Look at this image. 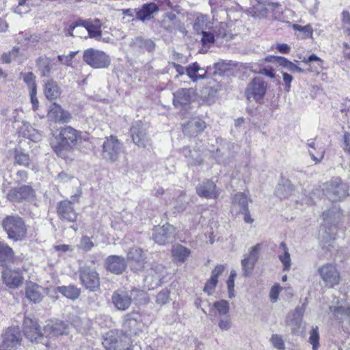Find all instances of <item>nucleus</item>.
<instances>
[{"label": "nucleus", "mask_w": 350, "mask_h": 350, "mask_svg": "<svg viewBox=\"0 0 350 350\" xmlns=\"http://www.w3.org/2000/svg\"><path fill=\"white\" fill-rule=\"evenodd\" d=\"M81 134V131L70 126L60 127L53 133L51 146L58 157L66 158L74 150Z\"/></svg>", "instance_id": "1"}, {"label": "nucleus", "mask_w": 350, "mask_h": 350, "mask_svg": "<svg viewBox=\"0 0 350 350\" xmlns=\"http://www.w3.org/2000/svg\"><path fill=\"white\" fill-rule=\"evenodd\" d=\"M342 213L340 208L333 206L330 209L323 213V226L321 228V243L323 248L331 250L334 247V241L336 237V226L339 224Z\"/></svg>", "instance_id": "2"}, {"label": "nucleus", "mask_w": 350, "mask_h": 350, "mask_svg": "<svg viewBox=\"0 0 350 350\" xmlns=\"http://www.w3.org/2000/svg\"><path fill=\"white\" fill-rule=\"evenodd\" d=\"M2 226L10 239L22 241L27 236V226L22 217L17 215L6 216L2 220Z\"/></svg>", "instance_id": "3"}, {"label": "nucleus", "mask_w": 350, "mask_h": 350, "mask_svg": "<svg viewBox=\"0 0 350 350\" xmlns=\"http://www.w3.org/2000/svg\"><path fill=\"white\" fill-rule=\"evenodd\" d=\"M323 191L331 201L337 202L344 200L349 196V186L340 178H332L323 185Z\"/></svg>", "instance_id": "4"}, {"label": "nucleus", "mask_w": 350, "mask_h": 350, "mask_svg": "<svg viewBox=\"0 0 350 350\" xmlns=\"http://www.w3.org/2000/svg\"><path fill=\"white\" fill-rule=\"evenodd\" d=\"M102 344L106 350H132L131 338L113 331L106 333Z\"/></svg>", "instance_id": "5"}, {"label": "nucleus", "mask_w": 350, "mask_h": 350, "mask_svg": "<svg viewBox=\"0 0 350 350\" xmlns=\"http://www.w3.org/2000/svg\"><path fill=\"white\" fill-rule=\"evenodd\" d=\"M83 59L94 69L107 68L111 64V59L107 54L94 48H89L84 51Z\"/></svg>", "instance_id": "6"}, {"label": "nucleus", "mask_w": 350, "mask_h": 350, "mask_svg": "<svg viewBox=\"0 0 350 350\" xmlns=\"http://www.w3.org/2000/svg\"><path fill=\"white\" fill-rule=\"evenodd\" d=\"M102 148L103 159L113 163L119 159L123 150V144L116 136L110 135L105 138Z\"/></svg>", "instance_id": "7"}, {"label": "nucleus", "mask_w": 350, "mask_h": 350, "mask_svg": "<svg viewBox=\"0 0 350 350\" xmlns=\"http://www.w3.org/2000/svg\"><path fill=\"white\" fill-rule=\"evenodd\" d=\"M79 276L81 284L91 292L100 289V278L95 267L83 265L79 268Z\"/></svg>", "instance_id": "8"}, {"label": "nucleus", "mask_w": 350, "mask_h": 350, "mask_svg": "<svg viewBox=\"0 0 350 350\" xmlns=\"http://www.w3.org/2000/svg\"><path fill=\"white\" fill-rule=\"evenodd\" d=\"M135 295L144 296L145 294L143 291L137 289H133L131 291L118 289L113 292L111 296V301L117 310L124 311L130 307L132 299H135Z\"/></svg>", "instance_id": "9"}, {"label": "nucleus", "mask_w": 350, "mask_h": 350, "mask_svg": "<svg viewBox=\"0 0 350 350\" xmlns=\"http://www.w3.org/2000/svg\"><path fill=\"white\" fill-rule=\"evenodd\" d=\"M166 275L165 267L157 262H152L146 269L144 281L148 289H154L160 286Z\"/></svg>", "instance_id": "10"}, {"label": "nucleus", "mask_w": 350, "mask_h": 350, "mask_svg": "<svg viewBox=\"0 0 350 350\" xmlns=\"http://www.w3.org/2000/svg\"><path fill=\"white\" fill-rule=\"evenodd\" d=\"M256 1H257L256 4L254 5L247 10L248 15L254 18H263L269 12H273L275 17H277L276 15H280L281 13V5L278 3H271L269 1L262 2L260 1V0Z\"/></svg>", "instance_id": "11"}, {"label": "nucleus", "mask_w": 350, "mask_h": 350, "mask_svg": "<svg viewBox=\"0 0 350 350\" xmlns=\"http://www.w3.org/2000/svg\"><path fill=\"white\" fill-rule=\"evenodd\" d=\"M1 347L6 350H15L21 345V334L18 327H10L1 334Z\"/></svg>", "instance_id": "12"}, {"label": "nucleus", "mask_w": 350, "mask_h": 350, "mask_svg": "<svg viewBox=\"0 0 350 350\" xmlns=\"http://www.w3.org/2000/svg\"><path fill=\"white\" fill-rule=\"evenodd\" d=\"M124 335L130 338L132 336H137L142 332L143 324L141 316L138 313L127 314L123 322Z\"/></svg>", "instance_id": "13"}, {"label": "nucleus", "mask_w": 350, "mask_h": 350, "mask_svg": "<svg viewBox=\"0 0 350 350\" xmlns=\"http://www.w3.org/2000/svg\"><path fill=\"white\" fill-rule=\"evenodd\" d=\"M321 278L327 288H334L338 284L340 275L336 267L331 263L325 264L318 269Z\"/></svg>", "instance_id": "14"}, {"label": "nucleus", "mask_w": 350, "mask_h": 350, "mask_svg": "<svg viewBox=\"0 0 350 350\" xmlns=\"http://www.w3.org/2000/svg\"><path fill=\"white\" fill-rule=\"evenodd\" d=\"M47 116L49 120L59 124L69 123L72 119V116L68 111L65 110L60 105L55 102L49 106Z\"/></svg>", "instance_id": "15"}, {"label": "nucleus", "mask_w": 350, "mask_h": 350, "mask_svg": "<svg viewBox=\"0 0 350 350\" xmlns=\"http://www.w3.org/2000/svg\"><path fill=\"white\" fill-rule=\"evenodd\" d=\"M266 92V85L264 81L260 77H255L249 84L245 91L247 100L253 98L255 101L260 103Z\"/></svg>", "instance_id": "16"}, {"label": "nucleus", "mask_w": 350, "mask_h": 350, "mask_svg": "<svg viewBox=\"0 0 350 350\" xmlns=\"http://www.w3.org/2000/svg\"><path fill=\"white\" fill-rule=\"evenodd\" d=\"M161 27L170 33H175L177 31L185 33L184 25L172 12L165 13L161 21Z\"/></svg>", "instance_id": "17"}, {"label": "nucleus", "mask_w": 350, "mask_h": 350, "mask_svg": "<svg viewBox=\"0 0 350 350\" xmlns=\"http://www.w3.org/2000/svg\"><path fill=\"white\" fill-rule=\"evenodd\" d=\"M175 228L172 225L166 224L161 227L154 229L152 238L159 245L172 243L174 239Z\"/></svg>", "instance_id": "18"}, {"label": "nucleus", "mask_w": 350, "mask_h": 350, "mask_svg": "<svg viewBox=\"0 0 350 350\" xmlns=\"http://www.w3.org/2000/svg\"><path fill=\"white\" fill-rule=\"evenodd\" d=\"M146 130V126L141 121L133 122L131 127L130 134L132 140L139 147H145L149 140Z\"/></svg>", "instance_id": "19"}, {"label": "nucleus", "mask_w": 350, "mask_h": 350, "mask_svg": "<svg viewBox=\"0 0 350 350\" xmlns=\"http://www.w3.org/2000/svg\"><path fill=\"white\" fill-rule=\"evenodd\" d=\"M3 282L10 288H17L23 282V273L19 269L6 268L2 271Z\"/></svg>", "instance_id": "20"}, {"label": "nucleus", "mask_w": 350, "mask_h": 350, "mask_svg": "<svg viewBox=\"0 0 350 350\" xmlns=\"http://www.w3.org/2000/svg\"><path fill=\"white\" fill-rule=\"evenodd\" d=\"M35 194L34 190L29 185H23L10 189L7 193V199L13 202H21L31 199Z\"/></svg>", "instance_id": "21"}, {"label": "nucleus", "mask_w": 350, "mask_h": 350, "mask_svg": "<svg viewBox=\"0 0 350 350\" xmlns=\"http://www.w3.org/2000/svg\"><path fill=\"white\" fill-rule=\"evenodd\" d=\"M173 105L176 107H184L193 102L196 93L193 88H180L173 94Z\"/></svg>", "instance_id": "22"}, {"label": "nucleus", "mask_w": 350, "mask_h": 350, "mask_svg": "<svg viewBox=\"0 0 350 350\" xmlns=\"http://www.w3.org/2000/svg\"><path fill=\"white\" fill-rule=\"evenodd\" d=\"M129 45L133 52L138 53H143L145 51L152 52L156 46L152 40L144 37H136L131 39Z\"/></svg>", "instance_id": "23"}, {"label": "nucleus", "mask_w": 350, "mask_h": 350, "mask_svg": "<svg viewBox=\"0 0 350 350\" xmlns=\"http://www.w3.org/2000/svg\"><path fill=\"white\" fill-rule=\"evenodd\" d=\"M106 269L114 273L121 274L126 268V262L125 258L120 256L111 255L105 260Z\"/></svg>", "instance_id": "24"}, {"label": "nucleus", "mask_w": 350, "mask_h": 350, "mask_svg": "<svg viewBox=\"0 0 350 350\" xmlns=\"http://www.w3.org/2000/svg\"><path fill=\"white\" fill-rule=\"evenodd\" d=\"M68 326L62 321H50L44 327V334L46 337H53L67 334Z\"/></svg>", "instance_id": "25"}, {"label": "nucleus", "mask_w": 350, "mask_h": 350, "mask_svg": "<svg viewBox=\"0 0 350 350\" xmlns=\"http://www.w3.org/2000/svg\"><path fill=\"white\" fill-rule=\"evenodd\" d=\"M57 213L62 219L69 222H74L77 218L72 203L69 200H63L59 203Z\"/></svg>", "instance_id": "26"}, {"label": "nucleus", "mask_w": 350, "mask_h": 350, "mask_svg": "<svg viewBox=\"0 0 350 350\" xmlns=\"http://www.w3.org/2000/svg\"><path fill=\"white\" fill-rule=\"evenodd\" d=\"M127 259L130 262L132 270L137 271L144 267L145 257L140 248H131L127 254Z\"/></svg>", "instance_id": "27"}, {"label": "nucleus", "mask_w": 350, "mask_h": 350, "mask_svg": "<svg viewBox=\"0 0 350 350\" xmlns=\"http://www.w3.org/2000/svg\"><path fill=\"white\" fill-rule=\"evenodd\" d=\"M206 128V123L200 118H193L183 126V131L185 135L197 136Z\"/></svg>", "instance_id": "28"}, {"label": "nucleus", "mask_w": 350, "mask_h": 350, "mask_svg": "<svg viewBox=\"0 0 350 350\" xmlns=\"http://www.w3.org/2000/svg\"><path fill=\"white\" fill-rule=\"evenodd\" d=\"M36 65L44 77H49L52 71L57 69L55 59L47 57L46 55L40 56L36 61Z\"/></svg>", "instance_id": "29"}, {"label": "nucleus", "mask_w": 350, "mask_h": 350, "mask_svg": "<svg viewBox=\"0 0 350 350\" xmlns=\"http://www.w3.org/2000/svg\"><path fill=\"white\" fill-rule=\"evenodd\" d=\"M81 27H84L88 32L90 38L100 40L101 36V24L99 19L79 20Z\"/></svg>", "instance_id": "30"}, {"label": "nucleus", "mask_w": 350, "mask_h": 350, "mask_svg": "<svg viewBox=\"0 0 350 350\" xmlns=\"http://www.w3.org/2000/svg\"><path fill=\"white\" fill-rule=\"evenodd\" d=\"M136 18L141 21H149L159 11L158 5L153 2L145 3L140 9H135Z\"/></svg>", "instance_id": "31"}, {"label": "nucleus", "mask_w": 350, "mask_h": 350, "mask_svg": "<svg viewBox=\"0 0 350 350\" xmlns=\"http://www.w3.org/2000/svg\"><path fill=\"white\" fill-rule=\"evenodd\" d=\"M43 92L45 97L51 102L59 98L62 93L60 87L53 79L44 81Z\"/></svg>", "instance_id": "32"}, {"label": "nucleus", "mask_w": 350, "mask_h": 350, "mask_svg": "<svg viewBox=\"0 0 350 350\" xmlns=\"http://www.w3.org/2000/svg\"><path fill=\"white\" fill-rule=\"evenodd\" d=\"M215 183L210 180L202 182L196 187V192L200 196L208 198L215 197Z\"/></svg>", "instance_id": "33"}, {"label": "nucleus", "mask_w": 350, "mask_h": 350, "mask_svg": "<svg viewBox=\"0 0 350 350\" xmlns=\"http://www.w3.org/2000/svg\"><path fill=\"white\" fill-rule=\"evenodd\" d=\"M247 208H248L247 196L242 192L237 193L232 198V211L237 214L243 211H247Z\"/></svg>", "instance_id": "34"}, {"label": "nucleus", "mask_w": 350, "mask_h": 350, "mask_svg": "<svg viewBox=\"0 0 350 350\" xmlns=\"http://www.w3.org/2000/svg\"><path fill=\"white\" fill-rule=\"evenodd\" d=\"M25 295L27 299L33 304L40 302L43 298L40 287L38 284L32 282L27 284Z\"/></svg>", "instance_id": "35"}, {"label": "nucleus", "mask_w": 350, "mask_h": 350, "mask_svg": "<svg viewBox=\"0 0 350 350\" xmlns=\"http://www.w3.org/2000/svg\"><path fill=\"white\" fill-rule=\"evenodd\" d=\"M20 133L34 142H39L42 139L41 133L27 122H23V125L20 128Z\"/></svg>", "instance_id": "36"}, {"label": "nucleus", "mask_w": 350, "mask_h": 350, "mask_svg": "<svg viewBox=\"0 0 350 350\" xmlns=\"http://www.w3.org/2000/svg\"><path fill=\"white\" fill-rule=\"evenodd\" d=\"M26 59V56L20 52L18 46H14L8 53H4L1 57L3 63L10 64L12 62H16L20 64Z\"/></svg>", "instance_id": "37"}, {"label": "nucleus", "mask_w": 350, "mask_h": 350, "mask_svg": "<svg viewBox=\"0 0 350 350\" xmlns=\"http://www.w3.org/2000/svg\"><path fill=\"white\" fill-rule=\"evenodd\" d=\"M14 253L8 244L0 241V266H5L13 262Z\"/></svg>", "instance_id": "38"}, {"label": "nucleus", "mask_w": 350, "mask_h": 350, "mask_svg": "<svg viewBox=\"0 0 350 350\" xmlns=\"http://www.w3.org/2000/svg\"><path fill=\"white\" fill-rule=\"evenodd\" d=\"M278 258L284 266V271H289L291 266V259L288 248L284 242H281L280 244Z\"/></svg>", "instance_id": "39"}, {"label": "nucleus", "mask_w": 350, "mask_h": 350, "mask_svg": "<svg viewBox=\"0 0 350 350\" xmlns=\"http://www.w3.org/2000/svg\"><path fill=\"white\" fill-rule=\"evenodd\" d=\"M57 291L72 300L77 299L81 294L80 288L74 285L58 286Z\"/></svg>", "instance_id": "40"}, {"label": "nucleus", "mask_w": 350, "mask_h": 350, "mask_svg": "<svg viewBox=\"0 0 350 350\" xmlns=\"http://www.w3.org/2000/svg\"><path fill=\"white\" fill-rule=\"evenodd\" d=\"M271 58L273 59L274 62H277L280 66L291 72H304V70L302 68L295 64L293 62H290L285 57L275 56L271 57Z\"/></svg>", "instance_id": "41"}, {"label": "nucleus", "mask_w": 350, "mask_h": 350, "mask_svg": "<svg viewBox=\"0 0 350 350\" xmlns=\"http://www.w3.org/2000/svg\"><path fill=\"white\" fill-rule=\"evenodd\" d=\"M209 25V17L206 14H200L195 19L193 29L197 33H200V32L208 29Z\"/></svg>", "instance_id": "42"}, {"label": "nucleus", "mask_w": 350, "mask_h": 350, "mask_svg": "<svg viewBox=\"0 0 350 350\" xmlns=\"http://www.w3.org/2000/svg\"><path fill=\"white\" fill-rule=\"evenodd\" d=\"M172 256L174 260L184 262L190 254V250L182 245H176L172 250Z\"/></svg>", "instance_id": "43"}, {"label": "nucleus", "mask_w": 350, "mask_h": 350, "mask_svg": "<svg viewBox=\"0 0 350 350\" xmlns=\"http://www.w3.org/2000/svg\"><path fill=\"white\" fill-rule=\"evenodd\" d=\"M293 191V185L288 180H285L282 184L278 185L275 193L280 198H286L291 196Z\"/></svg>", "instance_id": "44"}, {"label": "nucleus", "mask_w": 350, "mask_h": 350, "mask_svg": "<svg viewBox=\"0 0 350 350\" xmlns=\"http://www.w3.org/2000/svg\"><path fill=\"white\" fill-rule=\"evenodd\" d=\"M329 310L338 319L343 321L349 319L350 317V307L349 306H329Z\"/></svg>", "instance_id": "45"}, {"label": "nucleus", "mask_w": 350, "mask_h": 350, "mask_svg": "<svg viewBox=\"0 0 350 350\" xmlns=\"http://www.w3.org/2000/svg\"><path fill=\"white\" fill-rule=\"evenodd\" d=\"M25 335L31 341L38 342V340L44 335L40 331V327L37 325L36 327H31L27 329L23 330Z\"/></svg>", "instance_id": "46"}, {"label": "nucleus", "mask_w": 350, "mask_h": 350, "mask_svg": "<svg viewBox=\"0 0 350 350\" xmlns=\"http://www.w3.org/2000/svg\"><path fill=\"white\" fill-rule=\"evenodd\" d=\"M15 162L25 167H29L30 159L27 154L25 153L21 148L15 150Z\"/></svg>", "instance_id": "47"}, {"label": "nucleus", "mask_w": 350, "mask_h": 350, "mask_svg": "<svg viewBox=\"0 0 350 350\" xmlns=\"http://www.w3.org/2000/svg\"><path fill=\"white\" fill-rule=\"evenodd\" d=\"M286 324L291 327L292 334L298 335L300 333V328L302 325V319L300 318L288 317Z\"/></svg>", "instance_id": "48"}, {"label": "nucleus", "mask_w": 350, "mask_h": 350, "mask_svg": "<svg viewBox=\"0 0 350 350\" xmlns=\"http://www.w3.org/2000/svg\"><path fill=\"white\" fill-rule=\"evenodd\" d=\"M219 276V269H217V267H215V270L213 272V275L211 278L206 282L204 291L207 292L208 295L212 294V290L215 287L217 283V278Z\"/></svg>", "instance_id": "49"}, {"label": "nucleus", "mask_w": 350, "mask_h": 350, "mask_svg": "<svg viewBox=\"0 0 350 350\" xmlns=\"http://www.w3.org/2000/svg\"><path fill=\"white\" fill-rule=\"evenodd\" d=\"M200 70L199 64L194 62L186 68V73L193 81H196L198 80L197 74Z\"/></svg>", "instance_id": "50"}, {"label": "nucleus", "mask_w": 350, "mask_h": 350, "mask_svg": "<svg viewBox=\"0 0 350 350\" xmlns=\"http://www.w3.org/2000/svg\"><path fill=\"white\" fill-rule=\"evenodd\" d=\"M319 328L317 326L313 327L310 332L309 342L312 345L313 350H317L319 347Z\"/></svg>", "instance_id": "51"}, {"label": "nucleus", "mask_w": 350, "mask_h": 350, "mask_svg": "<svg viewBox=\"0 0 350 350\" xmlns=\"http://www.w3.org/2000/svg\"><path fill=\"white\" fill-rule=\"evenodd\" d=\"M170 291L165 288L160 291L156 298V303L161 306L165 305L170 301Z\"/></svg>", "instance_id": "52"}, {"label": "nucleus", "mask_w": 350, "mask_h": 350, "mask_svg": "<svg viewBox=\"0 0 350 350\" xmlns=\"http://www.w3.org/2000/svg\"><path fill=\"white\" fill-rule=\"evenodd\" d=\"M236 277H237L236 271L234 269L231 270L230 276L226 282L229 298H233L235 295L234 291V279Z\"/></svg>", "instance_id": "53"}, {"label": "nucleus", "mask_w": 350, "mask_h": 350, "mask_svg": "<svg viewBox=\"0 0 350 350\" xmlns=\"http://www.w3.org/2000/svg\"><path fill=\"white\" fill-rule=\"evenodd\" d=\"M341 22L344 33L350 36V13L344 10L341 14Z\"/></svg>", "instance_id": "54"}, {"label": "nucleus", "mask_w": 350, "mask_h": 350, "mask_svg": "<svg viewBox=\"0 0 350 350\" xmlns=\"http://www.w3.org/2000/svg\"><path fill=\"white\" fill-rule=\"evenodd\" d=\"M22 75L23 76V79L24 82L29 86L30 90H33V92H35V90H37V88L35 81L36 77L33 75V73L29 72ZM33 93L34 92H33Z\"/></svg>", "instance_id": "55"}, {"label": "nucleus", "mask_w": 350, "mask_h": 350, "mask_svg": "<svg viewBox=\"0 0 350 350\" xmlns=\"http://www.w3.org/2000/svg\"><path fill=\"white\" fill-rule=\"evenodd\" d=\"M202 33L201 38L202 44L204 47L209 48L215 41V36L212 33L208 32L206 30L200 32Z\"/></svg>", "instance_id": "56"}, {"label": "nucleus", "mask_w": 350, "mask_h": 350, "mask_svg": "<svg viewBox=\"0 0 350 350\" xmlns=\"http://www.w3.org/2000/svg\"><path fill=\"white\" fill-rule=\"evenodd\" d=\"M256 262L244 258L241 261V266L245 276L249 275L253 271Z\"/></svg>", "instance_id": "57"}, {"label": "nucleus", "mask_w": 350, "mask_h": 350, "mask_svg": "<svg viewBox=\"0 0 350 350\" xmlns=\"http://www.w3.org/2000/svg\"><path fill=\"white\" fill-rule=\"evenodd\" d=\"M260 250V244L257 243L250 248L249 254L245 256L252 262H256L259 258V251Z\"/></svg>", "instance_id": "58"}, {"label": "nucleus", "mask_w": 350, "mask_h": 350, "mask_svg": "<svg viewBox=\"0 0 350 350\" xmlns=\"http://www.w3.org/2000/svg\"><path fill=\"white\" fill-rule=\"evenodd\" d=\"M94 246V243L89 237H82L80 241V247L83 250L88 252Z\"/></svg>", "instance_id": "59"}, {"label": "nucleus", "mask_w": 350, "mask_h": 350, "mask_svg": "<svg viewBox=\"0 0 350 350\" xmlns=\"http://www.w3.org/2000/svg\"><path fill=\"white\" fill-rule=\"evenodd\" d=\"M300 1L310 12H314L318 9L319 2L317 0H300Z\"/></svg>", "instance_id": "60"}, {"label": "nucleus", "mask_w": 350, "mask_h": 350, "mask_svg": "<svg viewBox=\"0 0 350 350\" xmlns=\"http://www.w3.org/2000/svg\"><path fill=\"white\" fill-rule=\"evenodd\" d=\"M271 341L273 346L278 349H284V343L281 336L278 334L272 335Z\"/></svg>", "instance_id": "61"}, {"label": "nucleus", "mask_w": 350, "mask_h": 350, "mask_svg": "<svg viewBox=\"0 0 350 350\" xmlns=\"http://www.w3.org/2000/svg\"><path fill=\"white\" fill-rule=\"evenodd\" d=\"M40 39V37L38 35H31L25 38V45L27 48L33 46L39 42Z\"/></svg>", "instance_id": "62"}, {"label": "nucleus", "mask_w": 350, "mask_h": 350, "mask_svg": "<svg viewBox=\"0 0 350 350\" xmlns=\"http://www.w3.org/2000/svg\"><path fill=\"white\" fill-rule=\"evenodd\" d=\"M293 28L294 29L304 32L306 37L311 36L313 31V29L310 25L301 26L299 25L296 24L293 25Z\"/></svg>", "instance_id": "63"}, {"label": "nucleus", "mask_w": 350, "mask_h": 350, "mask_svg": "<svg viewBox=\"0 0 350 350\" xmlns=\"http://www.w3.org/2000/svg\"><path fill=\"white\" fill-rule=\"evenodd\" d=\"M302 62L306 64L315 62L317 64V68H321L323 62V61L321 58H319L314 54L310 55L308 58H304V59H302Z\"/></svg>", "instance_id": "64"}]
</instances>
